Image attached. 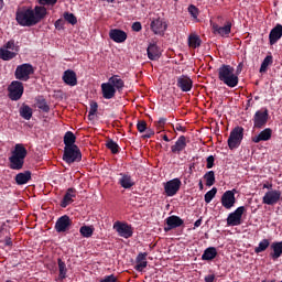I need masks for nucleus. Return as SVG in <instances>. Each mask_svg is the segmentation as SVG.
I'll return each instance as SVG.
<instances>
[{
    "instance_id": "obj_51",
    "label": "nucleus",
    "mask_w": 282,
    "mask_h": 282,
    "mask_svg": "<svg viewBox=\"0 0 282 282\" xmlns=\"http://www.w3.org/2000/svg\"><path fill=\"white\" fill-rule=\"evenodd\" d=\"M39 109H41V111H44V113H50V105H47L45 100L39 104Z\"/></svg>"
},
{
    "instance_id": "obj_33",
    "label": "nucleus",
    "mask_w": 282,
    "mask_h": 282,
    "mask_svg": "<svg viewBox=\"0 0 282 282\" xmlns=\"http://www.w3.org/2000/svg\"><path fill=\"white\" fill-rule=\"evenodd\" d=\"M64 148H69V147H77L76 145V134H74V132L72 131H67L64 134Z\"/></svg>"
},
{
    "instance_id": "obj_22",
    "label": "nucleus",
    "mask_w": 282,
    "mask_h": 282,
    "mask_svg": "<svg viewBox=\"0 0 282 282\" xmlns=\"http://www.w3.org/2000/svg\"><path fill=\"white\" fill-rule=\"evenodd\" d=\"M272 140V130L270 128H265L258 135L251 138V141L254 144H259V142H268Z\"/></svg>"
},
{
    "instance_id": "obj_36",
    "label": "nucleus",
    "mask_w": 282,
    "mask_h": 282,
    "mask_svg": "<svg viewBox=\"0 0 282 282\" xmlns=\"http://www.w3.org/2000/svg\"><path fill=\"white\" fill-rule=\"evenodd\" d=\"M0 58L1 61H12V58H17V53L8 48H0Z\"/></svg>"
},
{
    "instance_id": "obj_27",
    "label": "nucleus",
    "mask_w": 282,
    "mask_h": 282,
    "mask_svg": "<svg viewBox=\"0 0 282 282\" xmlns=\"http://www.w3.org/2000/svg\"><path fill=\"white\" fill-rule=\"evenodd\" d=\"M74 197H76V189L70 187L66 191V193L61 202L62 208H67V206H69V204H72V202H74Z\"/></svg>"
},
{
    "instance_id": "obj_45",
    "label": "nucleus",
    "mask_w": 282,
    "mask_h": 282,
    "mask_svg": "<svg viewBox=\"0 0 282 282\" xmlns=\"http://www.w3.org/2000/svg\"><path fill=\"white\" fill-rule=\"evenodd\" d=\"M215 195H217V187H213L210 191H208L205 194V203L210 204V202H213V199H215Z\"/></svg>"
},
{
    "instance_id": "obj_58",
    "label": "nucleus",
    "mask_w": 282,
    "mask_h": 282,
    "mask_svg": "<svg viewBox=\"0 0 282 282\" xmlns=\"http://www.w3.org/2000/svg\"><path fill=\"white\" fill-rule=\"evenodd\" d=\"M4 246H12V238H10V237H6L4 238Z\"/></svg>"
},
{
    "instance_id": "obj_7",
    "label": "nucleus",
    "mask_w": 282,
    "mask_h": 282,
    "mask_svg": "<svg viewBox=\"0 0 282 282\" xmlns=\"http://www.w3.org/2000/svg\"><path fill=\"white\" fill-rule=\"evenodd\" d=\"M8 91L10 100L17 101L21 100V98L23 97V91H25V88L23 87V83H21L20 80H13L8 86Z\"/></svg>"
},
{
    "instance_id": "obj_21",
    "label": "nucleus",
    "mask_w": 282,
    "mask_h": 282,
    "mask_svg": "<svg viewBox=\"0 0 282 282\" xmlns=\"http://www.w3.org/2000/svg\"><path fill=\"white\" fill-rule=\"evenodd\" d=\"M282 37V24H276L269 33L270 45H276Z\"/></svg>"
},
{
    "instance_id": "obj_60",
    "label": "nucleus",
    "mask_w": 282,
    "mask_h": 282,
    "mask_svg": "<svg viewBox=\"0 0 282 282\" xmlns=\"http://www.w3.org/2000/svg\"><path fill=\"white\" fill-rule=\"evenodd\" d=\"M199 226H202V218L197 219V220L194 223V228H199Z\"/></svg>"
},
{
    "instance_id": "obj_57",
    "label": "nucleus",
    "mask_w": 282,
    "mask_h": 282,
    "mask_svg": "<svg viewBox=\"0 0 282 282\" xmlns=\"http://www.w3.org/2000/svg\"><path fill=\"white\" fill-rule=\"evenodd\" d=\"M205 282H215V274H209L205 276Z\"/></svg>"
},
{
    "instance_id": "obj_1",
    "label": "nucleus",
    "mask_w": 282,
    "mask_h": 282,
    "mask_svg": "<svg viewBox=\"0 0 282 282\" xmlns=\"http://www.w3.org/2000/svg\"><path fill=\"white\" fill-rule=\"evenodd\" d=\"M47 15V9L45 7L35 6L34 9L23 7L17 10L15 21L22 28H32Z\"/></svg>"
},
{
    "instance_id": "obj_46",
    "label": "nucleus",
    "mask_w": 282,
    "mask_h": 282,
    "mask_svg": "<svg viewBox=\"0 0 282 282\" xmlns=\"http://www.w3.org/2000/svg\"><path fill=\"white\" fill-rule=\"evenodd\" d=\"M166 124V118L162 117L158 121L154 122L158 131H163L164 126Z\"/></svg>"
},
{
    "instance_id": "obj_43",
    "label": "nucleus",
    "mask_w": 282,
    "mask_h": 282,
    "mask_svg": "<svg viewBox=\"0 0 282 282\" xmlns=\"http://www.w3.org/2000/svg\"><path fill=\"white\" fill-rule=\"evenodd\" d=\"M64 21L70 23V25H76V23H78V19L76 18V15L70 12H64Z\"/></svg>"
},
{
    "instance_id": "obj_29",
    "label": "nucleus",
    "mask_w": 282,
    "mask_h": 282,
    "mask_svg": "<svg viewBox=\"0 0 282 282\" xmlns=\"http://www.w3.org/2000/svg\"><path fill=\"white\" fill-rule=\"evenodd\" d=\"M108 84L112 85L116 91H122L124 89V80L120 78V75H113L108 79Z\"/></svg>"
},
{
    "instance_id": "obj_9",
    "label": "nucleus",
    "mask_w": 282,
    "mask_h": 282,
    "mask_svg": "<svg viewBox=\"0 0 282 282\" xmlns=\"http://www.w3.org/2000/svg\"><path fill=\"white\" fill-rule=\"evenodd\" d=\"M246 212V206H240L235 212L230 213L227 217V226H241V224H243L242 217Z\"/></svg>"
},
{
    "instance_id": "obj_4",
    "label": "nucleus",
    "mask_w": 282,
    "mask_h": 282,
    "mask_svg": "<svg viewBox=\"0 0 282 282\" xmlns=\"http://www.w3.org/2000/svg\"><path fill=\"white\" fill-rule=\"evenodd\" d=\"M63 160L66 164H74V162H80L83 160V153L78 145L64 148Z\"/></svg>"
},
{
    "instance_id": "obj_44",
    "label": "nucleus",
    "mask_w": 282,
    "mask_h": 282,
    "mask_svg": "<svg viewBox=\"0 0 282 282\" xmlns=\"http://www.w3.org/2000/svg\"><path fill=\"white\" fill-rule=\"evenodd\" d=\"M98 113V102L90 101V109L88 112V120H94V117Z\"/></svg>"
},
{
    "instance_id": "obj_53",
    "label": "nucleus",
    "mask_w": 282,
    "mask_h": 282,
    "mask_svg": "<svg viewBox=\"0 0 282 282\" xmlns=\"http://www.w3.org/2000/svg\"><path fill=\"white\" fill-rule=\"evenodd\" d=\"M206 169H213V166H215V156L214 155H209L207 159H206Z\"/></svg>"
},
{
    "instance_id": "obj_6",
    "label": "nucleus",
    "mask_w": 282,
    "mask_h": 282,
    "mask_svg": "<svg viewBox=\"0 0 282 282\" xmlns=\"http://www.w3.org/2000/svg\"><path fill=\"white\" fill-rule=\"evenodd\" d=\"M32 74H34V66H32V64H21L15 68V73L14 76L17 78V80H23V82H28L30 80V76H32Z\"/></svg>"
},
{
    "instance_id": "obj_52",
    "label": "nucleus",
    "mask_w": 282,
    "mask_h": 282,
    "mask_svg": "<svg viewBox=\"0 0 282 282\" xmlns=\"http://www.w3.org/2000/svg\"><path fill=\"white\" fill-rule=\"evenodd\" d=\"M155 135V131L153 129L147 128L145 133L142 135L143 140L149 138H153Z\"/></svg>"
},
{
    "instance_id": "obj_24",
    "label": "nucleus",
    "mask_w": 282,
    "mask_h": 282,
    "mask_svg": "<svg viewBox=\"0 0 282 282\" xmlns=\"http://www.w3.org/2000/svg\"><path fill=\"white\" fill-rule=\"evenodd\" d=\"M119 175L118 184L121 185V188L129 189L135 186V181H133V177H131L129 173H120Z\"/></svg>"
},
{
    "instance_id": "obj_13",
    "label": "nucleus",
    "mask_w": 282,
    "mask_h": 282,
    "mask_svg": "<svg viewBox=\"0 0 282 282\" xmlns=\"http://www.w3.org/2000/svg\"><path fill=\"white\" fill-rule=\"evenodd\" d=\"M279 202H281V191L279 189H271L262 197V204H267V206H274Z\"/></svg>"
},
{
    "instance_id": "obj_2",
    "label": "nucleus",
    "mask_w": 282,
    "mask_h": 282,
    "mask_svg": "<svg viewBox=\"0 0 282 282\" xmlns=\"http://www.w3.org/2000/svg\"><path fill=\"white\" fill-rule=\"evenodd\" d=\"M28 158V149L22 143H18L9 158V169L12 171H21Z\"/></svg>"
},
{
    "instance_id": "obj_12",
    "label": "nucleus",
    "mask_w": 282,
    "mask_h": 282,
    "mask_svg": "<svg viewBox=\"0 0 282 282\" xmlns=\"http://www.w3.org/2000/svg\"><path fill=\"white\" fill-rule=\"evenodd\" d=\"M182 188V181L180 178H173L164 184V192L167 197H175Z\"/></svg>"
},
{
    "instance_id": "obj_8",
    "label": "nucleus",
    "mask_w": 282,
    "mask_h": 282,
    "mask_svg": "<svg viewBox=\"0 0 282 282\" xmlns=\"http://www.w3.org/2000/svg\"><path fill=\"white\" fill-rule=\"evenodd\" d=\"M270 118V113L268 111V108L257 110L253 115V128L254 129H263L268 124V120Z\"/></svg>"
},
{
    "instance_id": "obj_55",
    "label": "nucleus",
    "mask_w": 282,
    "mask_h": 282,
    "mask_svg": "<svg viewBox=\"0 0 282 282\" xmlns=\"http://www.w3.org/2000/svg\"><path fill=\"white\" fill-rule=\"evenodd\" d=\"M142 30V23H140V22H134L133 24H132V31L133 32H140Z\"/></svg>"
},
{
    "instance_id": "obj_19",
    "label": "nucleus",
    "mask_w": 282,
    "mask_h": 282,
    "mask_svg": "<svg viewBox=\"0 0 282 282\" xmlns=\"http://www.w3.org/2000/svg\"><path fill=\"white\" fill-rule=\"evenodd\" d=\"M187 144L186 137L181 135L176 140L175 144L171 147V151L174 155H180L183 151H186Z\"/></svg>"
},
{
    "instance_id": "obj_11",
    "label": "nucleus",
    "mask_w": 282,
    "mask_h": 282,
    "mask_svg": "<svg viewBox=\"0 0 282 282\" xmlns=\"http://www.w3.org/2000/svg\"><path fill=\"white\" fill-rule=\"evenodd\" d=\"M113 230L118 232L119 237H123V239H131V237H133V227L127 223L117 220L113 224Z\"/></svg>"
},
{
    "instance_id": "obj_49",
    "label": "nucleus",
    "mask_w": 282,
    "mask_h": 282,
    "mask_svg": "<svg viewBox=\"0 0 282 282\" xmlns=\"http://www.w3.org/2000/svg\"><path fill=\"white\" fill-rule=\"evenodd\" d=\"M137 129L139 133H144V131H147V121L144 120L138 121Z\"/></svg>"
},
{
    "instance_id": "obj_23",
    "label": "nucleus",
    "mask_w": 282,
    "mask_h": 282,
    "mask_svg": "<svg viewBox=\"0 0 282 282\" xmlns=\"http://www.w3.org/2000/svg\"><path fill=\"white\" fill-rule=\"evenodd\" d=\"M109 37L115 43H124V41H127V32L120 29H111L109 31Z\"/></svg>"
},
{
    "instance_id": "obj_41",
    "label": "nucleus",
    "mask_w": 282,
    "mask_h": 282,
    "mask_svg": "<svg viewBox=\"0 0 282 282\" xmlns=\"http://www.w3.org/2000/svg\"><path fill=\"white\" fill-rule=\"evenodd\" d=\"M94 230H95L94 227L87 226V225L82 226L79 228V232H80L82 237H85L86 239H89V237L94 236Z\"/></svg>"
},
{
    "instance_id": "obj_64",
    "label": "nucleus",
    "mask_w": 282,
    "mask_h": 282,
    "mask_svg": "<svg viewBox=\"0 0 282 282\" xmlns=\"http://www.w3.org/2000/svg\"><path fill=\"white\" fill-rule=\"evenodd\" d=\"M263 188H272V185L264 184Z\"/></svg>"
},
{
    "instance_id": "obj_26",
    "label": "nucleus",
    "mask_w": 282,
    "mask_h": 282,
    "mask_svg": "<svg viewBox=\"0 0 282 282\" xmlns=\"http://www.w3.org/2000/svg\"><path fill=\"white\" fill-rule=\"evenodd\" d=\"M147 257H149V253L147 252H140L137 256L135 258L137 265H134V270H137V272H142V270H144V268L149 265V262L147 261Z\"/></svg>"
},
{
    "instance_id": "obj_18",
    "label": "nucleus",
    "mask_w": 282,
    "mask_h": 282,
    "mask_svg": "<svg viewBox=\"0 0 282 282\" xmlns=\"http://www.w3.org/2000/svg\"><path fill=\"white\" fill-rule=\"evenodd\" d=\"M176 87L184 93L191 91L193 89V79L188 75H181L176 78Z\"/></svg>"
},
{
    "instance_id": "obj_15",
    "label": "nucleus",
    "mask_w": 282,
    "mask_h": 282,
    "mask_svg": "<svg viewBox=\"0 0 282 282\" xmlns=\"http://www.w3.org/2000/svg\"><path fill=\"white\" fill-rule=\"evenodd\" d=\"M221 206L226 208V210H230L234 208L235 204H237V198L235 197L234 191H226L220 198Z\"/></svg>"
},
{
    "instance_id": "obj_62",
    "label": "nucleus",
    "mask_w": 282,
    "mask_h": 282,
    "mask_svg": "<svg viewBox=\"0 0 282 282\" xmlns=\"http://www.w3.org/2000/svg\"><path fill=\"white\" fill-rule=\"evenodd\" d=\"M198 186H199V191H204V183L202 181H199Z\"/></svg>"
},
{
    "instance_id": "obj_31",
    "label": "nucleus",
    "mask_w": 282,
    "mask_h": 282,
    "mask_svg": "<svg viewBox=\"0 0 282 282\" xmlns=\"http://www.w3.org/2000/svg\"><path fill=\"white\" fill-rule=\"evenodd\" d=\"M214 259H217V248L208 247L202 254V261H213Z\"/></svg>"
},
{
    "instance_id": "obj_16",
    "label": "nucleus",
    "mask_w": 282,
    "mask_h": 282,
    "mask_svg": "<svg viewBox=\"0 0 282 282\" xmlns=\"http://www.w3.org/2000/svg\"><path fill=\"white\" fill-rule=\"evenodd\" d=\"M165 224L164 232H171V230H175V228L184 226V219L180 216L172 215L165 219Z\"/></svg>"
},
{
    "instance_id": "obj_28",
    "label": "nucleus",
    "mask_w": 282,
    "mask_h": 282,
    "mask_svg": "<svg viewBox=\"0 0 282 282\" xmlns=\"http://www.w3.org/2000/svg\"><path fill=\"white\" fill-rule=\"evenodd\" d=\"M148 58L150 61H159L160 56H162V53L160 52V47L158 44H150L148 46Z\"/></svg>"
},
{
    "instance_id": "obj_40",
    "label": "nucleus",
    "mask_w": 282,
    "mask_h": 282,
    "mask_svg": "<svg viewBox=\"0 0 282 282\" xmlns=\"http://www.w3.org/2000/svg\"><path fill=\"white\" fill-rule=\"evenodd\" d=\"M106 147H107V149H109V151H111V153L113 155L120 153V145H118V143L116 141H113L112 139L107 140Z\"/></svg>"
},
{
    "instance_id": "obj_63",
    "label": "nucleus",
    "mask_w": 282,
    "mask_h": 282,
    "mask_svg": "<svg viewBox=\"0 0 282 282\" xmlns=\"http://www.w3.org/2000/svg\"><path fill=\"white\" fill-rule=\"evenodd\" d=\"M3 6H4L3 0H0V11L3 10Z\"/></svg>"
},
{
    "instance_id": "obj_47",
    "label": "nucleus",
    "mask_w": 282,
    "mask_h": 282,
    "mask_svg": "<svg viewBox=\"0 0 282 282\" xmlns=\"http://www.w3.org/2000/svg\"><path fill=\"white\" fill-rule=\"evenodd\" d=\"M188 12H189L191 17H193V19H197V17H199V9H197V7H195V4H191L188 7Z\"/></svg>"
},
{
    "instance_id": "obj_59",
    "label": "nucleus",
    "mask_w": 282,
    "mask_h": 282,
    "mask_svg": "<svg viewBox=\"0 0 282 282\" xmlns=\"http://www.w3.org/2000/svg\"><path fill=\"white\" fill-rule=\"evenodd\" d=\"M175 130L176 131H186V128L182 127V124H176Z\"/></svg>"
},
{
    "instance_id": "obj_30",
    "label": "nucleus",
    "mask_w": 282,
    "mask_h": 282,
    "mask_svg": "<svg viewBox=\"0 0 282 282\" xmlns=\"http://www.w3.org/2000/svg\"><path fill=\"white\" fill-rule=\"evenodd\" d=\"M30 180H32V172L30 171L21 172L15 175V182L19 186L28 184Z\"/></svg>"
},
{
    "instance_id": "obj_38",
    "label": "nucleus",
    "mask_w": 282,
    "mask_h": 282,
    "mask_svg": "<svg viewBox=\"0 0 282 282\" xmlns=\"http://www.w3.org/2000/svg\"><path fill=\"white\" fill-rule=\"evenodd\" d=\"M272 63H274L272 55H267L263 62L261 63L260 70H259L260 74H265V72H268V67H270Z\"/></svg>"
},
{
    "instance_id": "obj_50",
    "label": "nucleus",
    "mask_w": 282,
    "mask_h": 282,
    "mask_svg": "<svg viewBox=\"0 0 282 282\" xmlns=\"http://www.w3.org/2000/svg\"><path fill=\"white\" fill-rule=\"evenodd\" d=\"M40 3V7L43 8V6H56L58 0H37Z\"/></svg>"
},
{
    "instance_id": "obj_56",
    "label": "nucleus",
    "mask_w": 282,
    "mask_h": 282,
    "mask_svg": "<svg viewBox=\"0 0 282 282\" xmlns=\"http://www.w3.org/2000/svg\"><path fill=\"white\" fill-rule=\"evenodd\" d=\"M243 72V62H240L236 68V75L239 76Z\"/></svg>"
},
{
    "instance_id": "obj_20",
    "label": "nucleus",
    "mask_w": 282,
    "mask_h": 282,
    "mask_svg": "<svg viewBox=\"0 0 282 282\" xmlns=\"http://www.w3.org/2000/svg\"><path fill=\"white\" fill-rule=\"evenodd\" d=\"M62 79L65 85H68L69 87H76L78 85V77L76 76V72L72 69L65 70Z\"/></svg>"
},
{
    "instance_id": "obj_10",
    "label": "nucleus",
    "mask_w": 282,
    "mask_h": 282,
    "mask_svg": "<svg viewBox=\"0 0 282 282\" xmlns=\"http://www.w3.org/2000/svg\"><path fill=\"white\" fill-rule=\"evenodd\" d=\"M150 30L153 32V34L164 36V32L169 30V23H166V20L162 18H154L150 23Z\"/></svg>"
},
{
    "instance_id": "obj_61",
    "label": "nucleus",
    "mask_w": 282,
    "mask_h": 282,
    "mask_svg": "<svg viewBox=\"0 0 282 282\" xmlns=\"http://www.w3.org/2000/svg\"><path fill=\"white\" fill-rule=\"evenodd\" d=\"M160 138H162V140H164V142H171V139H169V135H166V134H161Z\"/></svg>"
},
{
    "instance_id": "obj_25",
    "label": "nucleus",
    "mask_w": 282,
    "mask_h": 282,
    "mask_svg": "<svg viewBox=\"0 0 282 282\" xmlns=\"http://www.w3.org/2000/svg\"><path fill=\"white\" fill-rule=\"evenodd\" d=\"M101 94L105 100H111V98H116V89L113 88V85L109 84V82L101 84Z\"/></svg>"
},
{
    "instance_id": "obj_42",
    "label": "nucleus",
    "mask_w": 282,
    "mask_h": 282,
    "mask_svg": "<svg viewBox=\"0 0 282 282\" xmlns=\"http://www.w3.org/2000/svg\"><path fill=\"white\" fill-rule=\"evenodd\" d=\"M204 180L206 182V186H214L215 185V172L208 171L204 174Z\"/></svg>"
},
{
    "instance_id": "obj_14",
    "label": "nucleus",
    "mask_w": 282,
    "mask_h": 282,
    "mask_svg": "<svg viewBox=\"0 0 282 282\" xmlns=\"http://www.w3.org/2000/svg\"><path fill=\"white\" fill-rule=\"evenodd\" d=\"M74 223L72 221V218H69V216L64 215L61 216L59 218H57L56 223H55V230L56 232L61 234V232H67L69 230V228H72V225Z\"/></svg>"
},
{
    "instance_id": "obj_48",
    "label": "nucleus",
    "mask_w": 282,
    "mask_h": 282,
    "mask_svg": "<svg viewBox=\"0 0 282 282\" xmlns=\"http://www.w3.org/2000/svg\"><path fill=\"white\" fill-rule=\"evenodd\" d=\"M4 50H12L14 52H19V46L14 44V40H10L6 45Z\"/></svg>"
},
{
    "instance_id": "obj_39",
    "label": "nucleus",
    "mask_w": 282,
    "mask_h": 282,
    "mask_svg": "<svg viewBox=\"0 0 282 282\" xmlns=\"http://www.w3.org/2000/svg\"><path fill=\"white\" fill-rule=\"evenodd\" d=\"M270 248V240L263 239L259 242L258 247L254 248L256 254H261V252H265Z\"/></svg>"
},
{
    "instance_id": "obj_35",
    "label": "nucleus",
    "mask_w": 282,
    "mask_h": 282,
    "mask_svg": "<svg viewBox=\"0 0 282 282\" xmlns=\"http://www.w3.org/2000/svg\"><path fill=\"white\" fill-rule=\"evenodd\" d=\"M57 265L59 271L58 279L59 281H64V279H67V264H65V262L58 258Z\"/></svg>"
},
{
    "instance_id": "obj_37",
    "label": "nucleus",
    "mask_w": 282,
    "mask_h": 282,
    "mask_svg": "<svg viewBox=\"0 0 282 282\" xmlns=\"http://www.w3.org/2000/svg\"><path fill=\"white\" fill-rule=\"evenodd\" d=\"M188 45L193 50H197V47L202 45V39H199L197 34H191L188 36Z\"/></svg>"
},
{
    "instance_id": "obj_17",
    "label": "nucleus",
    "mask_w": 282,
    "mask_h": 282,
    "mask_svg": "<svg viewBox=\"0 0 282 282\" xmlns=\"http://www.w3.org/2000/svg\"><path fill=\"white\" fill-rule=\"evenodd\" d=\"M214 34L228 39L230 32H232V22L227 21L224 26H219L217 23H212Z\"/></svg>"
},
{
    "instance_id": "obj_32",
    "label": "nucleus",
    "mask_w": 282,
    "mask_h": 282,
    "mask_svg": "<svg viewBox=\"0 0 282 282\" xmlns=\"http://www.w3.org/2000/svg\"><path fill=\"white\" fill-rule=\"evenodd\" d=\"M271 250H273V252L270 253V257L273 261H276V259L282 256V241L272 242Z\"/></svg>"
},
{
    "instance_id": "obj_3",
    "label": "nucleus",
    "mask_w": 282,
    "mask_h": 282,
    "mask_svg": "<svg viewBox=\"0 0 282 282\" xmlns=\"http://www.w3.org/2000/svg\"><path fill=\"white\" fill-rule=\"evenodd\" d=\"M218 79L230 88H235L239 85V76L235 74V67L230 65L223 64L218 68Z\"/></svg>"
},
{
    "instance_id": "obj_54",
    "label": "nucleus",
    "mask_w": 282,
    "mask_h": 282,
    "mask_svg": "<svg viewBox=\"0 0 282 282\" xmlns=\"http://www.w3.org/2000/svg\"><path fill=\"white\" fill-rule=\"evenodd\" d=\"M63 28H65V20L58 19V20L55 22V29H56V30H63Z\"/></svg>"
},
{
    "instance_id": "obj_34",
    "label": "nucleus",
    "mask_w": 282,
    "mask_h": 282,
    "mask_svg": "<svg viewBox=\"0 0 282 282\" xmlns=\"http://www.w3.org/2000/svg\"><path fill=\"white\" fill-rule=\"evenodd\" d=\"M19 113H20L21 118H23L24 120H32V116L34 112L30 106L23 105L20 108Z\"/></svg>"
},
{
    "instance_id": "obj_5",
    "label": "nucleus",
    "mask_w": 282,
    "mask_h": 282,
    "mask_svg": "<svg viewBox=\"0 0 282 282\" xmlns=\"http://www.w3.org/2000/svg\"><path fill=\"white\" fill-rule=\"evenodd\" d=\"M243 140V127H236L230 131L227 144L230 149V151H234V149H239L241 147V142Z\"/></svg>"
}]
</instances>
